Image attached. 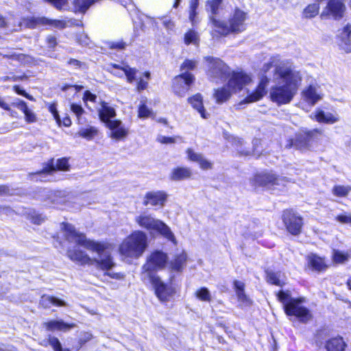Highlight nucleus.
<instances>
[{"label": "nucleus", "mask_w": 351, "mask_h": 351, "mask_svg": "<svg viewBox=\"0 0 351 351\" xmlns=\"http://www.w3.org/2000/svg\"><path fill=\"white\" fill-rule=\"evenodd\" d=\"M272 67H275L274 81L276 84L269 89V97L278 105L289 104L297 93L301 75L293 69L288 61L280 60L278 57L271 58L269 62L264 64L262 71L266 73Z\"/></svg>", "instance_id": "1"}, {"label": "nucleus", "mask_w": 351, "mask_h": 351, "mask_svg": "<svg viewBox=\"0 0 351 351\" xmlns=\"http://www.w3.org/2000/svg\"><path fill=\"white\" fill-rule=\"evenodd\" d=\"M62 225L64 226L65 236L69 241L75 242L87 250L97 254V257L91 258L79 249L69 250L67 254L71 260L81 265H93L102 270H109L114 266L111 254L108 250L109 247L108 243L88 240L84 234L77 232L75 227L71 224L62 223Z\"/></svg>", "instance_id": "2"}, {"label": "nucleus", "mask_w": 351, "mask_h": 351, "mask_svg": "<svg viewBox=\"0 0 351 351\" xmlns=\"http://www.w3.org/2000/svg\"><path fill=\"white\" fill-rule=\"evenodd\" d=\"M247 13L239 8H236L228 18V22L210 17V34L213 38L226 36L230 34H239L245 29V21Z\"/></svg>", "instance_id": "3"}, {"label": "nucleus", "mask_w": 351, "mask_h": 351, "mask_svg": "<svg viewBox=\"0 0 351 351\" xmlns=\"http://www.w3.org/2000/svg\"><path fill=\"white\" fill-rule=\"evenodd\" d=\"M147 239L144 232L135 230L122 241L119 246V252L125 257L138 258L148 246Z\"/></svg>", "instance_id": "4"}, {"label": "nucleus", "mask_w": 351, "mask_h": 351, "mask_svg": "<svg viewBox=\"0 0 351 351\" xmlns=\"http://www.w3.org/2000/svg\"><path fill=\"white\" fill-rule=\"evenodd\" d=\"M252 82L251 77L247 73L240 72H233L226 86L217 88L213 94L216 102L222 104L228 100L232 93L241 90L243 86L250 84Z\"/></svg>", "instance_id": "5"}, {"label": "nucleus", "mask_w": 351, "mask_h": 351, "mask_svg": "<svg viewBox=\"0 0 351 351\" xmlns=\"http://www.w3.org/2000/svg\"><path fill=\"white\" fill-rule=\"evenodd\" d=\"M278 300L284 305L285 312L287 315L295 316L302 323H306L312 319L310 311L302 305V298H291L288 292L280 291L278 295Z\"/></svg>", "instance_id": "6"}, {"label": "nucleus", "mask_w": 351, "mask_h": 351, "mask_svg": "<svg viewBox=\"0 0 351 351\" xmlns=\"http://www.w3.org/2000/svg\"><path fill=\"white\" fill-rule=\"evenodd\" d=\"M135 221L140 227L146 229L150 233H159L173 243H176V237L169 227L151 215L142 213L135 217Z\"/></svg>", "instance_id": "7"}, {"label": "nucleus", "mask_w": 351, "mask_h": 351, "mask_svg": "<svg viewBox=\"0 0 351 351\" xmlns=\"http://www.w3.org/2000/svg\"><path fill=\"white\" fill-rule=\"evenodd\" d=\"M208 62L207 74L211 80L218 82L224 81L230 76V69L221 60L213 57H205Z\"/></svg>", "instance_id": "8"}, {"label": "nucleus", "mask_w": 351, "mask_h": 351, "mask_svg": "<svg viewBox=\"0 0 351 351\" xmlns=\"http://www.w3.org/2000/svg\"><path fill=\"white\" fill-rule=\"evenodd\" d=\"M322 134L323 130L319 128L303 131L298 134L294 140H288L285 147L287 148L294 147L299 149H306L310 146L313 141L317 139Z\"/></svg>", "instance_id": "9"}, {"label": "nucleus", "mask_w": 351, "mask_h": 351, "mask_svg": "<svg viewBox=\"0 0 351 351\" xmlns=\"http://www.w3.org/2000/svg\"><path fill=\"white\" fill-rule=\"evenodd\" d=\"M167 261V256L166 254L160 252L156 251L150 254L147 258V262L143 265V278L145 279L146 277L149 278V275H154L152 272L155 270L163 268Z\"/></svg>", "instance_id": "10"}, {"label": "nucleus", "mask_w": 351, "mask_h": 351, "mask_svg": "<svg viewBox=\"0 0 351 351\" xmlns=\"http://www.w3.org/2000/svg\"><path fill=\"white\" fill-rule=\"evenodd\" d=\"M194 80V76L189 72H184L176 76L173 82L174 93L180 97H184L190 89Z\"/></svg>", "instance_id": "11"}, {"label": "nucleus", "mask_w": 351, "mask_h": 351, "mask_svg": "<svg viewBox=\"0 0 351 351\" xmlns=\"http://www.w3.org/2000/svg\"><path fill=\"white\" fill-rule=\"evenodd\" d=\"M346 10V7L342 0H329L321 14V17L339 20L343 17Z\"/></svg>", "instance_id": "12"}, {"label": "nucleus", "mask_w": 351, "mask_h": 351, "mask_svg": "<svg viewBox=\"0 0 351 351\" xmlns=\"http://www.w3.org/2000/svg\"><path fill=\"white\" fill-rule=\"evenodd\" d=\"M283 222L291 234L300 233L303 225L302 218L291 210H285L282 215Z\"/></svg>", "instance_id": "13"}, {"label": "nucleus", "mask_w": 351, "mask_h": 351, "mask_svg": "<svg viewBox=\"0 0 351 351\" xmlns=\"http://www.w3.org/2000/svg\"><path fill=\"white\" fill-rule=\"evenodd\" d=\"M56 169L60 171H69V165L68 160L64 158L58 159L56 162V166H54L53 164H47L42 171L35 173L32 174V176L36 177V180H39L40 181L45 182L48 181L49 179L47 178V176L56 171Z\"/></svg>", "instance_id": "14"}, {"label": "nucleus", "mask_w": 351, "mask_h": 351, "mask_svg": "<svg viewBox=\"0 0 351 351\" xmlns=\"http://www.w3.org/2000/svg\"><path fill=\"white\" fill-rule=\"evenodd\" d=\"M26 27L29 28H36L38 25H49L55 27H58L60 29H62L65 27V22L60 20H51L48 19L45 17H38V18H27L23 20V22L21 24Z\"/></svg>", "instance_id": "15"}, {"label": "nucleus", "mask_w": 351, "mask_h": 351, "mask_svg": "<svg viewBox=\"0 0 351 351\" xmlns=\"http://www.w3.org/2000/svg\"><path fill=\"white\" fill-rule=\"evenodd\" d=\"M106 126L110 131V137L117 141L125 139L129 134L128 128L125 127L121 120L115 119L112 122H108Z\"/></svg>", "instance_id": "16"}, {"label": "nucleus", "mask_w": 351, "mask_h": 351, "mask_svg": "<svg viewBox=\"0 0 351 351\" xmlns=\"http://www.w3.org/2000/svg\"><path fill=\"white\" fill-rule=\"evenodd\" d=\"M269 83V78L265 75H263L259 81V83L256 90L249 94L243 100V103L249 104L259 101L266 94V88Z\"/></svg>", "instance_id": "17"}, {"label": "nucleus", "mask_w": 351, "mask_h": 351, "mask_svg": "<svg viewBox=\"0 0 351 351\" xmlns=\"http://www.w3.org/2000/svg\"><path fill=\"white\" fill-rule=\"evenodd\" d=\"M148 279L154 287L156 294L159 300L162 302L167 301L171 293V289L156 275H149Z\"/></svg>", "instance_id": "18"}, {"label": "nucleus", "mask_w": 351, "mask_h": 351, "mask_svg": "<svg viewBox=\"0 0 351 351\" xmlns=\"http://www.w3.org/2000/svg\"><path fill=\"white\" fill-rule=\"evenodd\" d=\"M167 197V194L163 191L147 192L144 197L143 205L163 207Z\"/></svg>", "instance_id": "19"}, {"label": "nucleus", "mask_w": 351, "mask_h": 351, "mask_svg": "<svg viewBox=\"0 0 351 351\" xmlns=\"http://www.w3.org/2000/svg\"><path fill=\"white\" fill-rule=\"evenodd\" d=\"M280 180L272 173L256 174L252 182L254 186H265L270 189L274 185H279Z\"/></svg>", "instance_id": "20"}, {"label": "nucleus", "mask_w": 351, "mask_h": 351, "mask_svg": "<svg viewBox=\"0 0 351 351\" xmlns=\"http://www.w3.org/2000/svg\"><path fill=\"white\" fill-rule=\"evenodd\" d=\"M323 93L317 86L310 85L302 91V98L311 106L322 100Z\"/></svg>", "instance_id": "21"}, {"label": "nucleus", "mask_w": 351, "mask_h": 351, "mask_svg": "<svg viewBox=\"0 0 351 351\" xmlns=\"http://www.w3.org/2000/svg\"><path fill=\"white\" fill-rule=\"evenodd\" d=\"M100 106L98 110L99 117L100 120L106 125L108 122L114 121L112 119L117 115L116 110L106 101H101Z\"/></svg>", "instance_id": "22"}, {"label": "nucleus", "mask_w": 351, "mask_h": 351, "mask_svg": "<svg viewBox=\"0 0 351 351\" xmlns=\"http://www.w3.org/2000/svg\"><path fill=\"white\" fill-rule=\"evenodd\" d=\"M313 119L320 123L333 124L339 120L337 114H334L330 112H325L324 110L317 109L311 115Z\"/></svg>", "instance_id": "23"}, {"label": "nucleus", "mask_w": 351, "mask_h": 351, "mask_svg": "<svg viewBox=\"0 0 351 351\" xmlns=\"http://www.w3.org/2000/svg\"><path fill=\"white\" fill-rule=\"evenodd\" d=\"M186 154L189 159L191 161L197 162L201 169L208 170L213 168V163L206 159L202 154L196 153L190 148L186 150Z\"/></svg>", "instance_id": "24"}, {"label": "nucleus", "mask_w": 351, "mask_h": 351, "mask_svg": "<svg viewBox=\"0 0 351 351\" xmlns=\"http://www.w3.org/2000/svg\"><path fill=\"white\" fill-rule=\"evenodd\" d=\"M191 175V170L189 167H178L172 169L169 178L173 181H180L189 178Z\"/></svg>", "instance_id": "25"}, {"label": "nucleus", "mask_w": 351, "mask_h": 351, "mask_svg": "<svg viewBox=\"0 0 351 351\" xmlns=\"http://www.w3.org/2000/svg\"><path fill=\"white\" fill-rule=\"evenodd\" d=\"M189 102L191 104L193 108L195 109L204 119H208L209 114L206 112L203 106L202 96L197 93L194 96L188 99Z\"/></svg>", "instance_id": "26"}, {"label": "nucleus", "mask_w": 351, "mask_h": 351, "mask_svg": "<svg viewBox=\"0 0 351 351\" xmlns=\"http://www.w3.org/2000/svg\"><path fill=\"white\" fill-rule=\"evenodd\" d=\"M234 286L239 301L243 306H249L252 304L251 300L245 295L244 292L245 285L243 282L235 280Z\"/></svg>", "instance_id": "27"}, {"label": "nucleus", "mask_w": 351, "mask_h": 351, "mask_svg": "<svg viewBox=\"0 0 351 351\" xmlns=\"http://www.w3.org/2000/svg\"><path fill=\"white\" fill-rule=\"evenodd\" d=\"M40 304L44 308H50L51 305L56 306H66L67 304L64 300L56 297L44 295L41 297Z\"/></svg>", "instance_id": "28"}, {"label": "nucleus", "mask_w": 351, "mask_h": 351, "mask_svg": "<svg viewBox=\"0 0 351 351\" xmlns=\"http://www.w3.org/2000/svg\"><path fill=\"white\" fill-rule=\"evenodd\" d=\"M45 327L47 330L54 331V330H62L66 331L70 330L71 328L75 326L74 324H70L64 322L62 320H51L45 324Z\"/></svg>", "instance_id": "29"}, {"label": "nucleus", "mask_w": 351, "mask_h": 351, "mask_svg": "<svg viewBox=\"0 0 351 351\" xmlns=\"http://www.w3.org/2000/svg\"><path fill=\"white\" fill-rule=\"evenodd\" d=\"M346 344L341 337H333L326 341L327 351H343Z\"/></svg>", "instance_id": "30"}, {"label": "nucleus", "mask_w": 351, "mask_h": 351, "mask_svg": "<svg viewBox=\"0 0 351 351\" xmlns=\"http://www.w3.org/2000/svg\"><path fill=\"white\" fill-rule=\"evenodd\" d=\"M111 67L112 69H121L126 76L128 82L132 83L136 80V75L137 73V70L136 69L131 68L130 66L126 64L120 66L117 64H111Z\"/></svg>", "instance_id": "31"}, {"label": "nucleus", "mask_w": 351, "mask_h": 351, "mask_svg": "<svg viewBox=\"0 0 351 351\" xmlns=\"http://www.w3.org/2000/svg\"><path fill=\"white\" fill-rule=\"evenodd\" d=\"M267 281L271 284L282 287L285 282L282 280L283 274L280 271L267 270Z\"/></svg>", "instance_id": "32"}, {"label": "nucleus", "mask_w": 351, "mask_h": 351, "mask_svg": "<svg viewBox=\"0 0 351 351\" xmlns=\"http://www.w3.org/2000/svg\"><path fill=\"white\" fill-rule=\"evenodd\" d=\"M186 261V254L184 252H182L179 254H177L174 259L172 260L170 263L171 268L173 271H181L184 266L185 265Z\"/></svg>", "instance_id": "33"}, {"label": "nucleus", "mask_w": 351, "mask_h": 351, "mask_svg": "<svg viewBox=\"0 0 351 351\" xmlns=\"http://www.w3.org/2000/svg\"><path fill=\"white\" fill-rule=\"evenodd\" d=\"M308 261L309 265L315 271H321L326 267L324 260L316 255L308 256Z\"/></svg>", "instance_id": "34"}, {"label": "nucleus", "mask_w": 351, "mask_h": 351, "mask_svg": "<svg viewBox=\"0 0 351 351\" xmlns=\"http://www.w3.org/2000/svg\"><path fill=\"white\" fill-rule=\"evenodd\" d=\"M223 0H208L206 4V10L210 13L209 20L210 17L216 18V15L218 14L219 9L221 6Z\"/></svg>", "instance_id": "35"}, {"label": "nucleus", "mask_w": 351, "mask_h": 351, "mask_svg": "<svg viewBox=\"0 0 351 351\" xmlns=\"http://www.w3.org/2000/svg\"><path fill=\"white\" fill-rule=\"evenodd\" d=\"M98 0H73L76 11L84 13L93 3Z\"/></svg>", "instance_id": "36"}, {"label": "nucleus", "mask_w": 351, "mask_h": 351, "mask_svg": "<svg viewBox=\"0 0 351 351\" xmlns=\"http://www.w3.org/2000/svg\"><path fill=\"white\" fill-rule=\"evenodd\" d=\"M154 115L153 110L147 106L145 101L141 100L138 106V117L141 119H146L153 117Z\"/></svg>", "instance_id": "37"}, {"label": "nucleus", "mask_w": 351, "mask_h": 351, "mask_svg": "<svg viewBox=\"0 0 351 351\" xmlns=\"http://www.w3.org/2000/svg\"><path fill=\"white\" fill-rule=\"evenodd\" d=\"M98 133V130L96 128L90 126L86 128H82L77 132V135L86 139L92 140Z\"/></svg>", "instance_id": "38"}, {"label": "nucleus", "mask_w": 351, "mask_h": 351, "mask_svg": "<svg viewBox=\"0 0 351 351\" xmlns=\"http://www.w3.org/2000/svg\"><path fill=\"white\" fill-rule=\"evenodd\" d=\"M332 258L334 262L336 263H344L345 262L348 261L349 258H351V250H349L346 253L339 250H334Z\"/></svg>", "instance_id": "39"}, {"label": "nucleus", "mask_w": 351, "mask_h": 351, "mask_svg": "<svg viewBox=\"0 0 351 351\" xmlns=\"http://www.w3.org/2000/svg\"><path fill=\"white\" fill-rule=\"evenodd\" d=\"M319 10V5L318 3L310 4L304 10L303 15L307 19L315 17L318 14Z\"/></svg>", "instance_id": "40"}, {"label": "nucleus", "mask_w": 351, "mask_h": 351, "mask_svg": "<svg viewBox=\"0 0 351 351\" xmlns=\"http://www.w3.org/2000/svg\"><path fill=\"white\" fill-rule=\"evenodd\" d=\"M330 336V332L327 328L319 330L315 336V341L317 346L323 344L324 341L326 340Z\"/></svg>", "instance_id": "41"}, {"label": "nucleus", "mask_w": 351, "mask_h": 351, "mask_svg": "<svg viewBox=\"0 0 351 351\" xmlns=\"http://www.w3.org/2000/svg\"><path fill=\"white\" fill-rule=\"evenodd\" d=\"M184 40L186 45H197L199 43V35L197 32L191 29L185 34Z\"/></svg>", "instance_id": "42"}, {"label": "nucleus", "mask_w": 351, "mask_h": 351, "mask_svg": "<svg viewBox=\"0 0 351 351\" xmlns=\"http://www.w3.org/2000/svg\"><path fill=\"white\" fill-rule=\"evenodd\" d=\"M71 110L76 116L78 123L80 124H83L85 122V121L82 117V114L85 112V111L80 105L76 104H71Z\"/></svg>", "instance_id": "43"}, {"label": "nucleus", "mask_w": 351, "mask_h": 351, "mask_svg": "<svg viewBox=\"0 0 351 351\" xmlns=\"http://www.w3.org/2000/svg\"><path fill=\"white\" fill-rule=\"evenodd\" d=\"M233 145L240 155L248 156L252 153L250 149L243 148V141L241 139L234 138Z\"/></svg>", "instance_id": "44"}, {"label": "nucleus", "mask_w": 351, "mask_h": 351, "mask_svg": "<svg viewBox=\"0 0 351 351\" xmlns=\"http://www.w3.org/2000/svg\"><path fill=\"white\" fill-rule=\"evenodd\" d=\"M350 191L351 187L348 186L336 185L332 189L333 194L339 197L346 196Z\"/></svg>", "instance_id": "45"}, {"label": "nucleus", "mask_w": 351, "mask_h": 351, "mask_svg": "<svg viewBox=\"0 0 351 351\" xmlns=\"http://www.w3.org/2000/svg\"><path fill=\"white\" fill-rule=\"evenodd\" d=\"M195 295L199 300L202 301L210 302L211 300L210 291L206 287L198 289L195 292Z\"/></svg>", "instance_id": "46"}, {"label": "nucleus", "mask_w": 351, "mask_h": 351, "mask_svg": "<svg viewBox=\"0 0 351 351\" xmlns=\"http://www.w3.org/2000/svg\"><path fill=\"white\" fill-rule=\"evenodd\" d=\"M143 75L146 78L145 80H144L142 77H140L138 79L136 89L138 92H141L147 88V84H148V81L150 79V73L149 72H145L143 73Z\"/></svg>", "instance_id": "47"}, {"label": "nucleus", "mask_w": 351, "mask_h": 351, "mask_svg": "<svg viewBox=\"0 0 351 351\" xmlns=\"http://www.w3.org/2000/svg\"><path fill=\"white\" fill-rule=\"evenodd\" d=\"M49 343L54 351H71L68 348H62L60 341L55 337H49Z\"/></svg>", "instance_id": "48"}, {"label": "nucleus", "mask_w": 351, "mask_h": 351, "mask_svg": "<svg viewBox=\"0 0 351 351\" xmlns=\"http://www.w3.org/2000/svg\"><path fill=\"white\" fill-rule=\"evenodd\" d=\"M341 40L346 44H351V26L347 25L345 26L341 34Z\"/></svg>", "instance_id": "49"}, {"label": "nucleus", "mask_w": 351, "mask_h": 351, "mask_svg": "<svg viewBox=\"0 0 351 351\" xmlns=\"http://www.w3.org/2000/svg\"><path fill=\"white\" fill-rule=\"evenodd\" d=\"M197 66V62L191 60H186L181 65V71L188 72L189 70L194 69Z\"/></svg>", "instance_id": "50"}, {"label": "nucleus", "mask_w": 351, "mask_h": 351, "mask_svg": "<svg viewBox=\"0 0 351 351\" xmlns=\"http://www.w3.org/2000/svg\"><path fill=\"white\" fill-rule=\"evenodd\" d=\"M198 1L199 0H191L190 3V14H189V19L192 23L194 22L195 17L196 16V10L198 7Z\"/></svg>", "instance_id": "51"}, {"label": "nucleus", "mask_w": 351, "mask_h": 351, "mask_svg": "<svg viewBox=\"0 0 351 351\" xmlns=\"http://www.w3.org/2000/svg\"><path fill=\"white\" fill-rule=\"evenodd\" d=\"M12 105L16 107L19 110L22 111L24 114L27 112V111L29 109L27 105V104L20 99H16L13 103Z\"/></svg>", "instance_id": "52"}, {"label": "nucleus", "mask_w": 351, "mask_h": 351, "mask_svg": "<svg viewBox=\"0 0 351 351\" xmlns=\"http://www.w3.org/2000/svg\"><path fill=\"white\" fill-rule=\"evenodd\" d=\"M51 3L56 9L62 10L68 5V0H45Z\"/></svg>", "instance_id": "53"}, {"label": "nucleus", "mask_w": 351, "mask_h": 351, "mask_svg": "<svg viewBox=\"0 0 351 351\" xmlns=\"http://www.w3.org/2000/svg\"><path fill=\"white\" fill-rule=\"evenodd\" d=\"M126 44L123 40L112 41L108 43L110 49L123 50L125 48Z\"/></svg>", "instance_id": "54"}, {"label": "nucleus", "mask_w": 351, "mask_h": 351, "mask_svg": "<svg viewBox=\"0 0 351 351\" xmlns=\"http://www.w3.org/2000/svg\"><path fill=\"white\" fill-rule=\"evenodd\" d=\"M336 220L341 223L351 224V215L346 213L340 214L336 217Z\"/></svg>", "instance_id": "55"}, {"label": "nucleus", "mask_w": 351, "mask_h": 351, "mask_svg": "<svg viewBox=\"0 0 351 351\" xmlns=\"http://www.w3.org/2000/svg\"><path fill=\"white\" fill-rule=\"evenodd\" d=\"M49 110L53 114V118L56 119V122L60 125L61 123V120L58 112L57 110L56 104H50L49 106Z\"/></svg>", "instance_id": "56"}, {"label": "nucleus", "mask_w": 351, "mask_h": 351, "mask_svg": "<svg viewBox=\"0 0 351 351\" xmlns=\"http://www.w3.org/2000/svg\"><path fill=\"white\" fill-rule=\"evenodd\" d=\"M25 119L27 123H34L37 121L36 114L30 109H29L25 114Z\"/></svg>", "instance_id": "57"}, {"label": "nucleus", "mask_w": 351, "mask_h": 351, "mask_svg": "<svg viewBox=\"0 0 351 351\" xmlns=\"http://www.w3.org/2000/svg\"><path fill=\"white\" fill-rule=\"evenodd\" d=\"M13 89L18 95H22L31 101H35V99L33 96L29 95L25 90H21L19 86L14 85L13 86Z\"/></svg>", "instance_id": "58"}, {"label": "nucleus", "mask_w": 351, "mask_h": 351, "mask_svg": "<svg viewBox=\"0 0 351 351\" xmlns=\"http://www.w3.org/2000/svg\"><path fill=\"white\" fill-rule=\"evenodd\" d=\"M69 65L73 66L74 69H86L85 63L76 60V59H70L68 62Z\"/></svg>", "instance_id": "59"}, {"label": "nucleus", "mask_w": 351, "mask_h": 351, "mask_svg": "<svg viewBox=\"0 0 351 351\" xmlns=\"http://www.w3.org/2000/svg\"><path fill=\"white\" fill-rule=\"evenodd\" d=\"M24 79H27V76L25 75L19 76V75H12V76H4L1 78L2 82H7V81H19V80H23Z\"/></svg>", "instance_id": "60"}, {"label": "nucleus", "mask_w": 351, "mask_h": 351, "mask_svg": "<svg viewBox=\"0 0 351 351\" xmlns=\"http://www.w3.org/2000/svg\"><path fill=\"white\" fill-rule=\"evenodd\" d=\"M157 141L162 144H171L176 142L175 138L167 137L162 135H159L157 137Z\"/></svg>", "instance_id": "61"}, {"label": "nucleus", "mask_w": 351, "mask_h": 351, "mask_svg": "<svg viewBox=\"0 0 351 351\" xmlns=\"http://www.w3.org/2000/svg\"><path fill=\"white\" fill-rule=\"evenodd\" d=\"M96 98H97V97L95 95H93L89 90H86L84 94L83 100L84 101H90L95 102L96 100Z\"/></svg>", "instance_id": "62"}, {"label": "nucleus", "mask_w": 351, "mask_h": 351, "mask_svg": "<svg viewBox=\"0 0 351 351\" xmlns=\"http://www.w3.org/2000/svg\"><path fill=\"white\" fill-rule=\"evenodd\" d=\"M62 193L60 192V191H58V192H56L55 194H54V196L56 197V199H54L53 200V202L55 204H62V203H64V199L63 198V197L62 196Z\"/></svg>", "instance_id": "63"}, {"label": "nucleus", "mask_w": 351, "mask_h": 351, "mask_svg": "<svg viewBox=\"0 0 351 351\" xmlns=\"http://www.w3.org/2000/svg\"><path fill=\"white\" fill-rule=\"evenodd\" d=\"M47 43L49 47L53 48L54 47L57 43H56V38L53 36H49L47 38Z\"/></svg>", "instance_id": "64"}]
</instances>
